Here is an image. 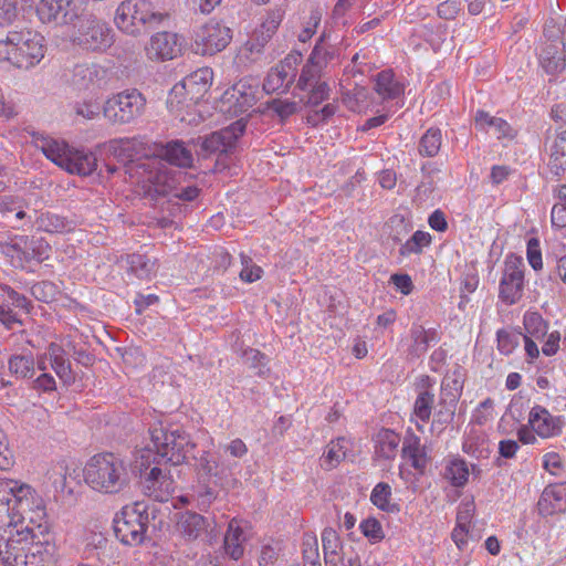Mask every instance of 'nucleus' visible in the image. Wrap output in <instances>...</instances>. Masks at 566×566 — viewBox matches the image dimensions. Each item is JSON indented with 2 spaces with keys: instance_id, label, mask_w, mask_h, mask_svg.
<instances>
[{
  "instance_id": "37998d69",
  "label": "nucleus",
  "mask_w": 566,
  "mask_h": 566,
  "mask_svg": "<svg viewBox=\"0 0 566 566\" xmlns=\"http://www.w3.org/2000/svg\"><path fill=\"white\" fill-rule=\"evenodd\" d=\"M441 147V132L438 128H429L421 137L419 143V153L422 156L433 157Z\"/></svg>"
},
{
  "instance_id": "7c9ffc66",
  "label": "nucleus",
  "mask_w": 566,
  "mask_h": 566,
  "mask_svg": "<svg viewBox=\"0 0 566 566\" xmlns=\"http://www.w3.org/2000/svg\"><path fill=\"white\" fill-rule=\"evenodd\" d=\"M400 437L394 430L381 429L376 436V454L379 458L391 460L396 457Z\"/></svg>"
},
{
  "instance_id": "338daca9",
  "label": "nucleus",
  "mask_w": 566,
  "mask_h": 566,
  "mask_svg": "<svg viewBox=\"0 0 566 566\" xmlns=\"http://www.w3.org/2000/svg\"><path fill=\"white\" fill-rule=\"evenodd\" d=\"M461 9L460 0H446L438 6V14L446 20L454 19Z\"/></svg>"
},
{
  "instance_id": "39448f33",
  "label": "nucleus",
  "mask_w": 566,
  "mask_h": 566,
  "mask_svg": "<svg viewBox=\"0 0 566 566\" xmlns=\"http://www.w3.org/2000/svg\"><path fill=\"white\" fill-rule=\"evenodd\" d=\"M145 494L158 502H166L176 489L170 471L164 463L158 464L150 448L140 451L137 460Z\"/></svg>"
},
{
  "instance_id": "f8f14e48",
  "label": "nucleus",
  "mask_w": 566,
  "mask_h": 566,
  "mask_svg": "<svg viewBox=\"0 0 566 566\" xmlns=\"http://www.w3.org/2000/svg\"><path fill=\"white\" fill-rule=\"evenodd\" d=\"M78 42L92 51L105 50L113 44L112 29L105 21L87 14L80 19Z\"/></svg>"
},
{
  "instance_id": "0eeeda50",
  "label": "nucleus",
  "mask_w": 566,
  "mask_h": 566,
  "mask_svg": "<svg viewBox=\"0 0 566 566\" xmlns=\"http://www.w3.org/2000/svg\"><path fill=\"white\" fill-rule=\"evenodd\" d=\"M14 544L6 535L0 534V565L1 566H51L55 563V555L51 554L52 546Z\"/></svg>"
},
{
  "instance_id": "ea45409f",
  "label": "nucleus",
  "mask_w": 566,
  "mask_h": 566,
  "mask_svg": "<svg viewBox=\"0 0 566 566\" xmlns=\"http://www.w3.org/2000/svg\"><path fill=\"white\" fill-rule=\"evenodd\" d=\"M219 486V479L207 481H201V479H197L195 492L197 494L199 505L209 506L217 499Z\"/></svg>"
},
{
  "instance_id": "0e129e2a",
  "label": "nucleus",
  "mask_w": 566,
  "mask_h": 566,
  "mask_svg": "<svg viewBox=\"0 0 566 566\" xmlns=\"http://www.w3.org/2000/svg\"><path fill=\"white\" fill-rule=\"evenodd\" d=\"M360 530L365 536L375 541H379L384 537L381 525L376 518L364 520L360 523Z\"/></svg>"
},
{
  "instance_id": "4c0bfd02",
  "label": "nucleus",
  "mask_w": 566,
  "mask_h": 566,
  "mask_svg": "<svg viewBox=\"0 0 566 566\" xmlns=\"http://www.w3.org/2000/svg\"><path fill=\"white\" fill-rule=\"evenodd\" d=\"M391 488L388 483L379 482L374 488L370 494V501L378 509L386 512H398L399 509L396 504L390 503Z\"/></svg>"
},
{
  "instance_id": "f03ea898",
  "label": "nucleus",
  "mask_w": 566,
  "mask_h": 566,
  "mask_svg": "<svg viewBox=\"0 0 566 566\" xmlns=\"http://www.w3.org/2000/svg\"><path fill=\"white\" fill-rule=\"evenodd\" d=\"M83 476L92 490L105 495L122 493L130 483L126 463L114 453L92 457L84 467Z\"/></svg>"
},
{
  "instance_id": "5701e85b",
  "label": "nucleus",
  "mask_w": 566,
  "mask_h": 566,
  "mask_svg": "<svg viewBox=\"0 0 566 566\" xmlns=\"http://www.w3.org/2000/svg\"><path fill=\"white\" fill-rule=\"evenodd\" d=\"M157 155L171 165L178 167H191L192 154L180 140H172L166 145H160Z\"/></svg>"
},
{
  "instance_id": "20e7f679",
  "label": "nucleus",
  "mask_w": 566,
  "mask_h": 566,
  "mask_svg": "<svg viewBox=\"0 0 566 566\" xmlns=\"http://www.w3.org/2000/svg\"><path fill=\"white\" fill-rule=\"evenodd\" d=\"M167 18L168 13L155 11L148 0H125L116 10L115 23L124 33L138 36Z\"/></svg>"
},
{
  "instance_id": "9b49d317",
  "label": "nucleus",
  "mask_w": 566,
  "mask_h": 566,
  "mask_svg": "<svg viewBox=\"0 0 566 566\" xmlns=\"http://www.w3.org/2000/svg\"><path fill=\"white\" fill-rule=\"evenodd\" d=\"M149 164H132L128 171L132 177H137L138 181L145 184V195L151 200L157 201L160 198L174 197L176 190L175 179L167 172L154 171L148 169Z\"/></svg>"
},
{
  "instance_id": "de8ad7c7",
  "label": "nucleus",
  "mask_w": 566,
  "mask_h": 566,
  "mask_svg": "<svg viewBox=\"0 0 566 566\" xmlns=\"http://www.w3.org/2000/svg\"><path fill=\"white\" fill-rule=\"evenodd\" d=\"M434 403V395L429 390H422L419 392L415 405L413 412L415 415L422 421H428L430 419L432 408Z\"/></svg>"
},
{
  "instance_id": "680f3d73",
  "label": "nucleus",
  "mask_w": 566,
  "mask_h": 566,
  "mask_svg": "<svg viewBox=\"0 0 566 566\" xmlns=\"http://www.w3.org/2000/svg\"><path fill=\"white\" fill-rule=\"evenodd\" d=\"M322 544L324 553H333L339 551L342 547V543L337 532L331 527L324 528L322 533Z\"/></svg>"
},
{
  "instance_id": "bb28decb",
  "label": "nucleus",
  "mask_w": 566,
  "mask_h": 566,
  "mask_svg": "<svg viewBox=\"0 0 566 566\" xmlns=\"http://www.w3.org/2000/svg\"><path fill=\"white\" fill-rule=\"evenodd\" d=\"M411 344L408 348V357L411 359L424 355L430 343L437 340L436 329H426L422 325L413 324L410 329Z\"/></svg>"
},
{
  "instance_id": "ddd939ff",
  "label": "nucleus",
  "mask_w": 566,
  "mask_h": 566,
  "mask_svg": "<svg viewBox=\"0 0 566 566\" xmlns=\"http://www.w3.org/2000/svg\"><path fill=\"white\" fill-rule=\"evenodd\" d=\"M244 130L245 123L240 119L232 123L227 128L213 132L203 138L199 137L198 143H200V150L198 154L203 157H208L212 154H226L234 146L235 142L243 135Z\"/></svg>"
},
{
  "instance_id": "72a5a7b5",
  "label": "nucleus",
  "mask_w": 566,
  "mask_h": 566,
  "mask_svg": "<svg viewBox=\"0 0 566 566\" xmlns=\"http://www.w3.org/2000/svg\"><path fill=\"white\" fill-rule=\"evenodd\" d=\"M375 91L384 99H394L403 93V86L395 81L392 71L385 70L377 74Z\"/></svg>"
},
{
  "instance_id": "4d7b16f0",
  "label": "nucleus",
  "mask_w": 566,
  "mask_h": 566,
  "mask_svg": "<svg viewBox=\"0 0 566 566\" xmlns=\"http://www.w3.org/2000/svg\"><path fill=\"white\" fill-rule=\"evenodd\" d=\"M321 71L307 61V64L303 66L302 73L298 77L296 86L306 91L311 86H314L321 76Z\"/></svg>"
},
{
  "instance_id": "58836bf2",
  "label": "nucleus",
  "mask_w": 566,
  "mask_h": 566,
  "mask_svg": "<svg viewBox=\"0 0 566 566\" xmlns=\"http://www.w3.org/2000/svg\"><path fill=\"white\" fill-rule=\"evenodd\" d=\"M368 91L364 86L355 85L342 94V101L352 112H361L367 107Z\"/></svg>"
},
{
  "instance_id": "393cba45",
  "label": "nucleus",
  "mask_w": 566,
  "mask_h": 566,
  "mask_svg": "<svg viewBox=\"0 0 566 566\" xmlns=\"http://www.w3.org/2000/svg\"><path fill=\"white\" fill-rule=\"evenodd\" d=\"M402 457L411 462V465L418 470L423 471L428 463L426 449L420 443V438L412 431H408L402 442Z\"/></svg>"
},
{
  "instance_id": "a19ab883",
  "label": "nucleus",
  "mask_w": 566,
  "mask_h": 566,
  "mask_svg": "<svg viewBox=\"0 0 566 566\" xmlns=\"http://www.w3.org/2000/svg\"><path fill=\"white\" fill-rule=\"evenodd\" d=\"M431 243V235L428 232L418 230L400 248L399 254L408 256L410 254H420L424 247Z\"/></svg>"
},
{
  "instance_id": "69168bd1",
  "label": "nucleus",
  "mask_w": 566,
  "mask_h": 566,
  "mask_svg": "<svg viewBox=\"0 0 566 566\" xmlns=\"http://www.w3.org/2000/svg\"><path fill=\"white\" fill-rule=\"evenodd\" d=\"M516 344V337L513 334L504 329H500L497 332V348L501 353L509 355L512 353Z\"/></svg>"
},
{
  "instance_id": "aec40b11",
  "label": "nucleus",
  "mask_w": 566,
  "mask_h": 566,
  "mask_svg": "<svg viewBox=\"0 0 566 566\" xmlns=\"http://www.w3.org/2000/svg\"><path fill=\"white\" fill-rule=\"evenodd\" d=\"M528 422L532 429L543 438H548L560 432L562 420L558 417H553L541 406L532 408Z\"/></svg>"
},
{
  "instance_id": "774afa93",
  "label": "nucleus",
  "mask_w": 566,
  "mask_h": 566,
  "mask_svg": "<svg viewBox=\"0 0 566 566\" xmlns=\"http://www.w3.org/2000/svg\"><path fill=\"white\" fill-rule=\"evenodd\" d=\"M280 547L273 545H264L261 549L259 558L260 566H274L279 558Z\"/></svg>"
},
{
  "instance_id": "dca6fc26",
  "label": "nucleus",
  "mask_w": 566,
  "mask_h": 566,
  "mask_svg": "<svg viewBox=\"0 0 566 566\" xmlns=\"http://www.w3.org/2000/svg\"><path fill=\"white\" fill-rule=\"evenodd\" d=\"M212 78V70L201 67L186 76L180 84L175 85L171 93L175 96H185L186 99L198 103L209 92Z\"/></svg>"
},
{
  "instance_id": "13d9d810",
  "label": "nucleus",
  "mask_w": 566,
  "mask_h": 566,
  "mask_svg": "<svg viewBox=\"0 0 566 566\" xmlns=\"http://www.w3.org/2000/svg\"><path fill=\"white\" fill-rule=\"evenodd\" d=\"M329 96V87L325 82L316 83L311 86V91L307 96L306 104L317 106Z\"/></svg>"
},
{
  "instance_id": "c756f323",
  "label": "nucleus",
  "mask_w": 566,
  "mask_h": 566,
  "mask_svg": "<svg viewBox=\"0 0 566 566\" xmlns=\"http://www.w3.org/2000/svg\"><path fill=\"white\" fill-rule=\"evenodd\" d=\"M114 150L118 157L128 159L148 156L146 144L140 137L120 138L113 142Z\"/></svg>"
},
{
  "instance_id": "3c124183",
  "label": "nucleus",
  "mask_w": 566,
  "mask_h": 566,
  "mask_svg": "<svg viewBox=\"0 0 566 566\" xmlns=\"http://www.w3.org/2000/svg\"><path fill=\"white\" fill-rule=\"evenodd\" d=\"M268 108L273 111L282 120L296 114L300 111V103L289 99L275 98L268 104Z\"/></svg>"
},
{
  "instance_id": "052dcab7",
  "label": "nucleus",
  "mask_w": 566,
  "mask_h": 566,
  "mask_svg": "<svg viewBox=\"0 0 566 566\" xmlns=\"http://www.w3.org/2000/svg\"><path fill=\"white\" fill-rule=\"evenodd\" d=\"M474 512L475 505L472 500L461 502L457 514V524L460 525L461 527L470 528L471 520L474 515Z\"/></svg>"
},
{
  "instance_id": "2f4dec72",
  "label": "nucleus",
  "mask_w": 566,
  "mask_h": 566,
  "mask_svg": "<svg viewBox=\"0 0 566 566\" xmlns=\"http://www.w3.org/2000/svg\"><path fill=\"white\" fill-rule=\"evenodd\" d=\"M38 228L49 233H63L72 231L75 223L67 218L54 212L41 213L36 219Z\"/></svg>"
},
{
  "instance_id": "f704fd0d",
  "label": "nucleus",
  "mask_w": 566,
  "mask_h": 566,
  "mask_svg": "<svg viewBox=\"0 0 566 566\" xmlns=\"http://www.w3.org/2000/svg\"><path fill=\"white\" fill-rule=\"evenodd\" d=\"M541 64L547 74L555 75L565 69V57L558 45L547 44L541 53Z\"/></svg>"
},
{
  "instance_id": "e2e57ef3",
  "label": "nucleus",
  "mask_w": 566,
  "mask_h": 566,
  "mask_svg": "<svg viewBox=\"0 0 566 566\" xmlns=\"http://www.w3.org/2000/svg\"><path fill=\"white\" fill-rule=\"evenodd\" d=\"M1 290L8 295L13 306L23 310L25 313H30L32 307L30 300L14 291L9 285H1Z\"/></svg>"
},
{
  "instance_id": "cd10ccee",
  "label": "nucleus",
  "mask_w": 566,
  "mask_h": 566,
  "mask_svg": "<svg viewBox=\"0 0 566 566\" xmlns=\"http://www.w3.org/2000/svg\"><path fill=\"white\" fill-rule=\"evenodd\" d=\"M49 365L64 384L74 381L71 363L65 358V350L62 346L51 343L48 347Z\"/></svg>"
},
{
  "instance_id": "bf43d9fd",
  "label": "nucleus",
  "mask_w": 566,
  "mask_h": 566,
  "mask_svg": "<svg viewBox=\"0 0 566 566\" xmlns=\"http://www.w3.org/2000/svg\"><path fill=\"white\" fill-rule=\"evenodd\" d=\"M527 260H528L530 265L535 271H538L543 268L539 241L536 238H532L527 242Z\"/></svg>"
},
{
  "instance_id": "4468645a",
  "label": "nucleus",
  "mask_w": 566,
  "mask_h": 566,
  "mask_svg": "<svg viewBox=\"0 0 566 566\" xmlns=\"http://www.w3.org/2000/svg\"><path fill=\"white\" fill-rule=\"evenodd\" d=\"M524 264L522 259H511L505 261L503 275L500 282V298L513 305L523 296L524 290Z\"/></svg>"
},
{
  "instance_id": "8fccbe9b",
  "label": "nucleus",
  "mask_w": 566,
  "mask_h": 566,
  "mask_svg": "<svg viewBox=\"0 0 566 566\" xmlns=\"http://www.w3.org/2000/svg\"><path fill=\"white\" fill-rule=\"evenodd\" d=\"M197 479H201V481L219 479L218 464L208 452H205L198 460Z\"/></svg>"
},
{
  "instance_id": "79ce46f5",
  "label": "nucleus",
  "mask_w": 566,
  "mask_h": 566,
  "mask_svg": "<svg viewBox=\"0 0 566 566\" xmlns=\"http://www.w3.org/2000/svg\"><path fill=\"white\" fill-rule=\"evenodd\" d=\"M129 270L139 279H149L155 271V262L144 254H132L127 259Z\"/></svg>"
},
{
  "instance_id": "9d476101",
  "label": "nucleus",
  "mask_w": 566,
  "mask_h": 566,
  "mask_svg": "<svg viewBox=\"0 0 566 566\" xmlns=\"http://www.w3.org/2000/svg\"><path fill=\"white\" fill-rule=\"evenodd\" d=\"M232 39V31L226 24L210 20L193 36L192 51L198 55H214L224 50Z\"/></svg>"
},
{
  "instance_id": "473e14b6",
  "label": "nucleus",
  "mask_w": 566,
  "mask_h": 566,
  "mask_svg": "<svg viewBox=\"0 0 566 566\" xmlns=\"http://www.w3.org/2000/svg\"><path fill=\"white\" fill-rule=\"evenodd\" d=\"M346 444L347 441L344 438L331 441L321 458V467L326 471L335 469L346 458Z\"/></svg>"
},
{
  "instance_id": "423d86ee",
  "label": "nucleus",
  "mask_w": 566,
  "mask_h": 566,
  "mask_svg": "<svg viewBox=\"0 0 566 566\" xmlns=\"http://www.w3.org/2000/svg\"><path fill=\"white\" fill-rule=\"evenodd\" d=\"M150 438L154 447L151 450L157 457L158 464L180 465L195 448L189 434L179 428L156 427L150 430Z\"/></svg>"
},
{
  "instance_id": "09e8293b",
  "label": "nucleus",
  "mask_w": 566,
  "mask_h": 566,
  "mask_svg": "<svg viewBox=\"0 0 566 566\" xmlns=\"http://www.w3.org/2000/svg\"><path fill=\"white\" fill-rule=\"evenodd\" d=\"M524 326L527 332V336L542 338L547 333V325L543 317L536 312L526 313L524 316Z\"/></svg>"
},
{
  "instance_id": "c9c22d12",
  "label": "nucleus",
  "mask_w": 566,
  "mask_h": 566,
  "mask_svg": "<svg viewBox=\"0 0 566 566\" xmlns=\"http://www.w3.org/2000/svg\"><path fill=\"white\" fill-rule=\"evenodd\" d=\"M243 541L242 528L235 520L230 521L224 535V549L233 559H239L243 555Z\"/></svg>"
},
{
  "instance_id": "1a4fd4ad",
  "label": "nucleus",
  "mask_w": 566,
  "mask_h": 566,
  "mask_svg": "<svg viewBox=\"0 0 566 566\" xmlns=\"http://www.w3.org/2000/svg\"><path fill=\"white\" fill-rule=\"evenodd\" d=\"M148 522V514L142 504L125 506L114 518V533L125 545H139L145 539Z\"/></svg>"
},
{
  "instance_id": "6e6552de",
  "label": "nucleus",
  "mask_w": 566,
  "mask_h": 566,
  "mask_svg": "<svg viewBox=\"0 0 566 566\" xmlns=\"http://www.w3.org/2000/svg\"><path fill=\"white\" fill-rule=\"evenodd\" d=\"M146 98L136 88L125 90L109 96L103 104V116L113 125L129 124L140 116Z\"/></svg>"
},
{
  "instance_id": "a878e982",
  "label": "nucleus",
  "mask_w": 566,
  "mask_h": 566,
  "mask_svg": "<svg viewBox=\"0 0 566 566\" xmlns=\"http://www.w3.org/2000/svg\"><path fill=\"white\" fill-rule=\"evenodd\" d=\"M441 388H442V394L446 397L450 398L451 408H448L446 411L439 410L436 413V417L438 418V421L448 423L453 419L455 403L458 401V398L461 395V391L463 388V382L455 375L446 376L442 380Z\"/></svg>"
},
{
  "instance_id": "412c9836",
  "label": "nucleus",
  "mask_w": 566,
  "mask_h": 566,
  "mask_svg": "<svg viewBox=\"0 0 566 566\" xmlns=\"http://www.w3.org/2000/svg\"><path fill=\"white\" fill-rule=\"evenodd\" d=\"M538 512L543 516L553 515L566 507V486L553 484L545 488L537 503Z\"/></svg>"
},
{
  "instance_id": "4be33fe9",
  "label": "nucleus",
  "mask_w": 566,
  "mask_h": 566,
  "mask_svg": "<svg viewBox=\"0 0 566 566\" xmlns=\"http://www.w3.org/2000/svg\"><path fill=\"white\" fill-rule=\"evenodd\" d=\"M207 527V520L196 512L187 511L178 514L176 530L186 539H197Z\"/></svg>"
},
{
  "instance_id": "5fc2aeb1",
  "label": "nucleus",
  "mask_w": 566,
  "mask_h": 566,
  "mask_svg": "<svg viewBox=\"0 0 566 566\" xmlns=\"http://www.w3.org/2000/svg\"><path fill=\"white\" fill-rule=\"evenodd\" d=\"M244 361L252 368H258L256 374L264 377L269 369H264L266 366V358L263 353L254 348H248L243 352Z\"/></svg>"
},
{
  "instance_id": "6ab92c4d",
  "label": "nucleus",
  "mask_w": 566,
  "mask_h": 566,
  "mask_svg": "<svg viewBox=\"0 0 566 566\" xmlns=\"http://www.w3.org/2000/svg\"><path fill=\"white\" fill-rule=\"evenodd\" d=\"M259 83L255 78L244 77L226 92L228 101L233 102L237 112L244 113L258 101Z\"/></svg>"
},
{
  "instance_id": "b1692460",
  "label": "nucleus",
  "mask_w": 566,
  "mask_h": 566,
  "mask_svg": "<svg viewBox=\"0 0 566 566\" xmlns=\"http://www.w3.org/2000/svg\"><path fill=\"white\" fill-rule=\"evenodd\" d=\"M96 166L97 160L93 153H85L84 150L71 148L66 164L63 165L62 168L70 174L87 176L96 169Z\"/></svg>"
},
{
  "instance_id": "c03bdc74",
  "label": "nucleus",
  "mask_w": 566,
  "mask_h": 566,
  "mask_svg": "<svg viewBox=\"0 0 566 566\" xmlns=\"http://www.w3.org/2000/svg\"><path fill=\"white\" fill-rule=\"evenodd\" d=\"M335 59V50L321 40L313 49L308 62L321 72Z\"/></svg>"
},
{
  "instance_id": "7ed1b4c3",
  "label": "nucleus",
  "mask_w": 566,
  "mask_h": 566,
  "mask_svg": "<svg viewBox=\"0 0 566 566\" xmlns=\"http://www.w3.org/2000/svg\"><path fill=\"white\" fill-rule=\"evenodd\" d=\"M43 36L31 30L9 31L6 39L0 40V59L28 70L43 59Z\"/></svg>"
},
{
  "instance_id": "e433bc0d",
  "label": "nucleus",
  "mask_w": 566,
  "mask_h": 566,
  "mask_svg": "<svg viewBox=\"0 0 566 566\" xmlns=\"http://www.w3.org/2000/svg\"><path fill=\"white\" fill-rule=\"evenodd\" d=\"M40 147L46 158L61 168L66 164L71 147L65 143L55 139H43Z\"/></svg>"
},
{
  "instance_id": "f257e3e1",
  "label": "nucleus",
  "mask_w": 566,
  "mask_h": 566,
  "mask_svg": "<svg viewBox=\"0 0 566 566\" xmlns=\"http://www.w3.org/2000/svg\"><path fill=\"white\" fill-rule=\"evenodd\" d=\"M1 513H12L19 516V521L0 526V534L14 544L41 546V551L50 544L51 554L56 556L55 536L48 523L43 500L30 485L0 479Z\"/></svg>"
},
{
  "instance_id": "603ef678",
  "label": "nucleus",
  "mask_w": 566,
  "mask_h": 566,
  "mask_svg": "<svg viewBox=\"0 0 566 566\" xmlns=\"http://www.w3.org/2000/svg\"><path fill=\"white\" fill-rule=\"evenodd\" d=\"M446 476L451 481L454 486H462L467 483L469 470L462 460H457L450 463L447 468Z\"/></svg>"
},
{
  "instance_id": "49530a36",
  "label": "nucleus",
  "mask_w": 566,
  "mask_h": 566,
  "mask_svg": "<svg viewBox=\"0 0 566 566\" xmlns=\"http://www.w3.org/2000/svg\"><path fill=\"white\" fill-rule=\"evenodd\" d=\"M73 111L76 116L83 117L84 119L92 120L99 116L103 106L97 98H84L74 104Z\"/></svg>"
},
{
  "instance_id": "f3484780",
  "label": "nucleus",
  "mask_w": 566,
  "mask_h": 566,
  "mask_svg": "<svg viewBox=\"0 0 566 566\" xmlns=\"http://www.w3.org/2000/svg\"><path fill=\"white\" fill-rule=\"evenodd\" d=\"M150 61H169L181 52V43L177 33L161 31L155 33L145 46Z\"/></svg>"
},
{
  "instance_id": "2eb2a0df",
  "label": "nucleus",
  "mask_w": 566,
  "mask_h": 566,
  "mask_svg": "<svg viewBox=\"0 0 566 566\" xmlns=\"http://www.w3.org/2000/svg\"><path fill=\"white\" fill-rule=\"evenodd\" d=\"M301 62V53H290L283 61L270 70L263 82V91L272 94L282 87L287 90L294 82L296 67Z\"/></svg>"
},
{
  "instance_id": "6e6d98bb",
  "label": "nucleus",
  "mask_w": 566,
  "mask_h": 566,
  "mask_svg": "<svg viewBox=\"0 0 566 566\" xmlns=\"http://www.w3.org/2000/svg\"><path fill=\"white\" fill-rule=\"evenodd\" d=\"M302 546L304 565L321 563L318 543L315 536H304Z\"/></svg>"
},
{
  "instance_id": "a18cd8bd",
  "label": "nucleus",
  "mask_w": 566,
  "mask_h": 566,
  "mask_svg": "<svg viewBox=\"0 0 566 566\" xmlns=\"http://www.w3.org/2000/svg\"><path fill=\"white\" fill-rule=\"evenodd\" d=\"M9 370L20 378L32 377L34 374V360L32 356L14 355L9 359Z\"/></svg>"
},
{
  "instance_id": "a211bd4d",
  "label": "nucleus",
  "mask_w": 566,
  "mask_h": 566,
  "mask_svg": "<svg viewBox=\"0 0 566 566\" xmlns=\"http://www.w3.org/2000/svg\"><path fill=\"white\" fill-rule=\"evenodd\" d=\"M107 83V71L97 64H77L73 69L71 84L77 91H94Z\"/></svg>"
},
{
  "instance_id": "864d4df0",
  "label": "nucleus",
  "mask_w": 566,
  "mask_h": 566,
  "mask_svg": "<svg viewBox=\"0 0 566 566\" xmlns=\"http://www.w3.org/2000/svg\"><path fill=\"white\" fill-rule=\"evenodd\" d=\"M242 270L240 279L244 282L252 283L261 279L263 270L252 262V259L243 253L240 254Z\"/></svg>"
},
{
  "instance_id": "c85d7f7f",
  "label": "nucleus",
  "mask_w": 566,
  "mask_h": 566,
  "mask_svg": "<svg viewBox=\"0 0 566 566\" xmlns=\"http://www.w3.org/2000/svg\"><path fill=\"white\" fill-rule=\"evenodd\" d=\"M548 168L557 177L566 170V130L558 133L551 146Z\"/></svg>"
}]
</instances>
